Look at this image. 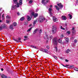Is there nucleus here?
I'll use <instances>...</instances> for the list:
<instances>
[{"instance_id":"1","label":"nucleus","mask_w":78,"mask_h":78,"mask_svg":"<svg viewBox=\"0 0 78 78\" xmlns=\"http://www.w3.org/2000/svg\"><path fill=\"white\" fill-rule=\"evenodd\" d=\"M53 41L54 44L57 45V44H58V43H61L62 42V40H61L60 39H59L57 41V39L56 38H55L53 39Z\"/></svg>"},{"instance_id":"2","label":"nucleus","mask_w":78,"mask_h":78,"mask_svg":"<svg viewBox=\"0 0 78 78\" xmlns=\"http://www.w3.org/2000/svg\"><path fill=\"white\" fill-rule=\"evenodd\" d=\"M45 20V21H46V22H47V19H46L45 20V18H44V16H41L40 17V18H39V22H44V20Z\"/></svg>"},{"instance_id":"3","label":"nucleus","mask_w":78,"mask_h":78,"mask_svg":"<svg viewBox=\"0 0 78 78\" xmlns=\"http://www.w3.org/2000/svg\"><path fill=\"white\" fill-rule=\"evenodd\" d=\"M52 33L53 34H55V33H56V26H54L52 27Z\"/></svg>"},{"instance_id":"4","label":"nucleus","mask_w":78,"mask_h":78,"mask_svg":"<svg viewBox=\"0 0 78 78\" xmlns=\"http://www.w3.org/2000/svg\"><path fill=\"white\" fill-rule=\"evenodd\" d=\"M31 14L32 16H34V17L35 18H36V17H37V16H38V14L37 13H34V12H32L31 13Z\"/></svg>"},{"instance_id":"5","label":"nucleus","mask_w":78,"mask_h":78,"mask_svg":"<svg viewBox=\"0 0 78 78\" xmlns=\"http://www.w3.org/2000/svg\"><path fill=\"white\" fill-rule=\"evenodd\" d=\"M48 2V0H46V1L45 0H42L41 1V3L44 5H45L46 4V3H47Z\"/></svg>"},{"instance_id":"6","label":"nucleus","mask_w":78,"mask_h":78,"mask_svg":"<svg viewBox=\"0 0 78 78\" xmlns=\"http://www.w3.org/2000/svg\"><path fill=\"white\" fill-rule=\"evenodd\" d=\"M13 40L14 41L16 42H22V41H20V40H21V38H19L18 39V40H17L16 39H13Z\"/></svg>"},{"instance_id":"7","label":"nucleus","mask_w":78,"mask_h":78,"mask_svg":"<svg viewBox=\"0 0 78 78\" xmlns=\"http://www.w3.org/2000/svg\"><path fill=\"white\" fill-rule=\"evenodd\" d=\"M57 5H58L59 8H62L63 7V5H62L61 3L58 4Z\"/></svg>"},{"instance_id":"8","label":"nucleus","mask_w":78,"mask_h":78,"mask_svg":"<svg viewBox=\"0 0 78 78\" xmlns=\"http://www.w3.org/2000/svg\"><path fill=\"white\" fill-rule=\"evenodd\" d=\"M38 30H39V29L37 28L33 32V34H36L37 32L38 31Z\"/></svg>"},{"instance_id":"9","label":"nucleus","mask_w":78,"mask_h":78,"mask_svg":"<svg viewBox=\"0 0 78 78\" xmlns=\"http://www.w3.org/2000/svg\"><path fill=\"white\" fill-rule=\"evenodd\" d=\"M53 19L54 22L58 21V19L55 16L53 17Z\"/></svg>"},{"instance_id":"10","label":"nucleus","mask_w":78,"mask_h":78,"mask_svg":"<svg viewBox=\"0 0 78 78\" xmlns=\"http://www.w3.org/2000/svg\"><path fill=\"white\" fill-rule=\"evenodd\" d=\"M41 51H43V52H46L47 51H48L46 49H41L40 50Z\"/></svg>"},{"instance_id":"11","label":"nucleus","mask_w":78,"mask_h":78,"mask_svg":"<svg viewBox=\"0 0 78 78\" xmlns=\"http://www.w3.org/2000/svg\"><path fill=\"white\" fill-rule=\"evenodd\" d=\"M61 18L62 19V20H66L67 19V18L66 16H62L61 17Z\"/></svg>"},{"instance_id":"12","label":"nucleus","mask_w":78,"mask_h":78,"mask_svg":"<svg viewBox=\"0 0 78 78\" xmlns=\"http://www.w3.org/2000/svg\"><path fill=\"white\" fill-rule=\"evenodd\" d=\"M27 20H28V21H30V20H31V17H30V16H27Z\"/></svg>"},{"instance_id":"13","label":"nucleus","mask_w":78,"mask_h":78,"mask_svg":"<svg viewBox=\"0 0 78 78\" xmlns=\"http://www.w3.org/2000/svg\"><path fill=\"white\" fill-rule=\"evenodd\" d=\"M17 23L16 22H14L13 23V26L14 27H16V26H17Z\"/></svg>"},{"instance_id":"14","label":"nucleus","mask_w":78,"mask_h":78,"mask_svg":"<svg viewBox=\"0 0 78 78\" xmlns=\"http://www.w3.org/2000/svg\"><path fill=\"white\" fill-rule=\"evenodd\" d=\"M16 3V5H15L16 6V8H19V3L17 2Z\"/></svg>"},{"instance_id":"15","label":"nucleus","mask_w":78,"mask_h":78,"mask_svg":"<svg viewBox=\"0 0 78 78\" xmlns=\"http://www.w3.org/2000/svg\"><path fill=\"white\" fill-rule=\"evenodd\" d=\"M16 5L15 6H12V9L13 10V9H15L16 8Z\"/></svg>"},{"instance_id":"16","label":"nucleus","mask_w":78,"mask_h":78,"mask_svg":"<svg viewBox=\"0 0 78 78\" xmlns=\"http://www.w3.org/2000/svg\"><path fill=\"white\" fill-rule=\"evenodd\" d=\"M1 76L2 77V78H7V76H5L4 74H2V76Z\"/></svg>"},{"instance_id":"17","label":"nucleus","mask_w":78,"mask_h":78,"mask_svg":"<svg viewBox=\"0 0 78 78\" xmlns=\"http://www.w3.org/2000/svg\"><path fill=\"white\" fill-rule=\"evenodd\" d=\"M69 19H72V17H73L72 15L70 14H69Z\"/></svg>"},{"instance_id":"18","label":"nucleus","mask_w":78,"mask_h":78,"mask_svg":"<svg viewBox=\"0 0 78 78\" xmlns=\"http://www.w3.org/2000/svg\"><path fill=\"white\" fill-rule=\"evenodd\" d=\"M19 2L20 5H22V0H20Z\"/></svg>"},{"instance_id":"19","label":"nucleus","mask_w":78,"mask_h":78,"mask_svg":"<svg viewBox=\"0 0 78 78\" xmlns=\"http://www.w3.org/2000/svg\"><path fill=\"white\" fill-rule=\"evenodd\" d=\"M10 29H11V30H13L14 28H13V26L12 25H11L9 27Z\"/></svg>"},{"instance_id":"20","label":"nucleus","mask_w":78,"mask_h":78,"mask_svg":"<svg viewBox=\"0 0 78 78\" xmlns=\"http://www.w3.org/2000/svg\"><path fill=\"white\" fill-rule=\"evenodd\" d=\"M69 68L70 69V68H74V65H71L69 66Z\"/></svg>"},{"instance_id":"21","label":"nucleus","mask_w":78,"mask_h":78,"mask_svg":"<svg viewBox=\"0 0 78 78\" xmlns=\"http://www.w3.org/2000/svg\"><path fill=\"white\" fill-rule=\"evenodd\" d=\"M2 20H4L5 19V14H3L2 16Z\"/></svg>"},{"instance_id":"22","label":"nucleus","mask_w":78,"mask_h":78,"mask_svg":"<svg viewBox=\"0 0 78 78\" xmlns=\"http://www.w3.org/2000/svg\"><path fill=\"white\" fill-rule=\"evenodd\" d=\"M65 39L66 42H69V38L65 37Z\"/></svg>"},{"instance_id":"23","label":"nucleus","mask_w":78,"mask_h":78,"mask_svg":"<svg viewBox=\"0 0 78 78\" xmlns=\"http://www.w3.org/2000/svg\"><path fill=\"white\" fill-rule=\"evenodd\" d=\"M55 7L57 10H58V11H59V8L58 7V6H56V5H54Z\"/></svg>"},{"instance_id":"24","label":"nucleus","mask_w":78,"mask_h":78,"mask_svg":"<svg viewBox=\"0 0 78 78\" xmlns=\"http://www.w3.org/2000/svg\"><path fill=\"white\" fill-rule=\"evenodd\" d=\"M32 29V28H30L27 31V32H29V31H30L31 30V29Z\"/></svg>"},{"instance_id":"25","label":"nucleus","mask_w":78,"mask_h":78,"mask_svg":"<svg viewBox=\"0 0 78 78\" xmlns=\"http://www.w3.org/2000/svg\"><path fill=\"white\" fill-rule=\"evenodd\" d=\"M24 25H28V21H26L24 23Z\"/></svg>"},{"instance_id":"26","label":"nucleus","mask_w":78,"mask_h":78,"mask_svg":"<svg viewBox=\"0 0 78 78\" xmlns=\"http://www.w3.org/2000/svg\"><path fill=\"white\" fill-rule=\"evenodd\" d=\"M72 34H75V33L76 31L75 30H73L72 31Z\"/></svg>"},{"instance_id":"27","label":"nucleus","mask_w":78,"mask_h":78,"mask_svg":"<svg viewBox=\"0 0 78 78\" xmlns=\"http://www.w3.org/2000/svg\"><path fill=\"white\" fill-rule=\"evenodd\" d=\"M52 11V9L51 8H49L48 11L49 12H51V11Z\"/></svg>"},{"instance_id":"28","label":"nucleus","mask_w":78,"mask_h":78,"mask_svg":"<svg viewBox=\"0 0 78 78\" xmlns=\"http://www.w3.org/2000/svg\"><path fill=\"white\" fill-rule=\"evenodd\" d=\"M14 3H17V0H13Z\"/></svg>"},{"instance_id":"29","label":"nucleus","mask_w":78,"mask_h":78,"mask_svg":"<svg viewBox=\"0 0 78 78\" xmlns=\"http://www.w3.org/2000/svg\"><path fill=\"white\" fill-rule=\"evenodd\" d=\"M37 20H35L34 21V23H33V25H35V24H36V23L37 22Z\"/></svg>"},{"instance_id":"30","label":"nucleus","mask_w":78,"mask_h":78,"mask_svg":"<svg viewBox=\"0 0 78 78\" xmlns=\"http://www.w3.org/2000/svg\"><path fill=\"white\" fill-rule=\"evenodd\" d=\"M31 47H32V48H37L34 45H31Z\"/></svg>"},{"instance_id":"31","label":"nucleus","mask_w":78,"mask_h":78,"mask_svg":"<svg viewBox=\"0 0 78 78\" xmlns=\"http://www.w3.org/2000/svg\"><path fill=\"white\" fill-rule=\"evenodd\" d=\"M62 66H63V67H67V68H68V67L69 66V65H66V66L63 65Z\"/></svg>"},{"instance_id":"32","label":"nucleus","mask_w":78,"mask_h":78,"mask_svg":"<svg viewBox=\"0 0 78 78\" xmlns=\"http://www.w3.org/2000/svg\"><path fill=\"white\" fill-rule=\"evenodd\" d=\"M6 19H10V18H11V17L10 16H6Z\"/></svg>"},{"instance_id":"33","label":"nucleus","mask_w":78,"mask_h":78,"mask_svg":"<svg viewBox=\"0 0 78 78\" xmlns=\"http://www.w3.org/2000/svg\"><path fill=\"white\" fill-rule=\"evenodd\" d=\"M2 28H5L6 26L4 24L2 26Z\"/></svg>"},{"instance_id":"34","label":"nucleus","mask_w":78,"mask_h":78,"mask_svg":"<svg viewBox=\"0 0 78 78\" xmlns=\"http://www.w3.org/2000/svg\"><path fill=\"white\" fill-rule=\"evenodd\" d=\"M24 19H25L24 17H22L20 18V20H23Z\"/></svg>"},{"instance_id":"35","label":"nucleus","mask_w":78,"mask_h":78,"mask_svg":"<svg viewBox=\"0 0 78 78\" xmlns=\"http://www.w3.org/2000/svg\"><path fill=\"white\" fill-rule=\"evenodd\" d=\"M60 28L61 29H62V30H65V29L63 28L62 26H60Z\"/></svg>"},{"instance_id":"36","label":"nucleus","mask_w":78,"mask_h":78,"mask_svg":"<svg viewBox=\"0 0 78 78\" xmlns=\"http://www.w3.org/2000/svg\"><path fill=\"white\" fill-rule=\"evenodd\" d=\"M42 29H41L39 31V33H42Z\"/></svg>"},{"instance_id":"37","label":"nucleus","mask_w":78,"mask_h":78,"mask_svg":"<svg viewBox=\"0 0 78 78\" xmlns=\"http://www.w3.org/2000/svg\"><path fill=\"white\" fill-rule=\"evenodd\" d=\"M55 49L56 51H58V48L57 47H55Z\"/></svg>"},{"instance_id":"38","label":"nucleus","mask_w":78,"mask_h":78,"mask_svg":"<svg viewBox=\"0 0 78 78\" xmlns=\"http://www.w3.org/2000/svg\"><path fill=\"white\" fill-rule=\"evenodd\" d=\"M49 38H50V39L51 40V39H52V38H53V36H52V35L50 36Z\"/></svg>"},{"instance_id":"39","label":"nucleus","mask_w":78,"mask_h":78,"mask_svg":"<svg viewBox=\"0 0 78 78\" xmlns=\"http://www.w3.org/2000/svg\"><path fill=\"white\" fill-rule=\"evenodd\" d=\"M33 3V1L32 0H30V1L29 2V3Z\"/></svg>"},{"instance_id":"40","label":"nucleus","mask_w":78,"mask_h":78,"mask_svg":"<svg viewBox=\"0 0 78 78\" xmlns=\"http://www.w3.org/2000/svg\"><path fill=\"white\" fill-rule=\"evenodd\" d=\"M49 14H50V15L51 16H52V15H53V14H52L51 12H49Z\"/></svg>"},{"instance_id":"41","label":"nucleus","mask_w":78,"mask_h":78,"mask_svg":"<svg viewBox=\"0 0 78 78\" xmlns=\"http://www.w3.org/2000/svg\"><path fill=\"white\" fill-rule=\"evenodd\" d=\"M74 42L75 43H76L77 42V40L76 39L74 40Z\"/></svg>"},{"instance_id":"42","label":"nucleus","mask_w":78,"mask_h":78,"mask_svg":"<svg viewBox=\"0 0 78 78\" xmlns=\"http://www.w3.org/2000/svg\"><path fill=\"white\" fill-rule=\"evenodd\" d=\"M24 38L25 39H27L28 40V36H25L24 37Z\"/></svg>"},{"instance_id":"43","label":"nucleus","mask_w":78,"mask_h":78,"mask_svg":"<svg viewBox=\"0 0 78 78\" xmlns=\"http://www.w3.org/2000/svg\"><path fill=\"white\" fill-rule=\"evenodd\" d=\"M66 53H69V49H68L66 51Z\"/></svg>"},{"instance_id":"44","label":"nucleus","mask_w":78,"mask_h":78,"mask_svg":"<svg viewBox=\"0 0 78 78\" xmlns=\"http://www.w3.org/2000/svg\"><path fill=\"white\" fill-rule=\"evenodd\" d=\"M53 57H54V58L56 59H58V58L56 56H53Z\"/></svg>"},{"instance_id":"45","label":"nucleus","mask_w":78,"mask_h":78,"mask_svg":"<svg viewBox=\"0 0 78 78\" xmlns=\"http://www.w3.org/2000/svg\"><path fill=\"white\" fill-rule=\"evenodd\" d=\"M75 70H76V71H78V68H76L75 69Z\"/></svg>"},{"instance_id":"46","label":"nucleus","mask_w":78,"mask_h":78,"mask_svg":"<svg viewBox=\"0 0 78 78\" xmlns=\"http://www.w3.org/2000/svg\"><path fill=\"white\" fill-rule=\"evenodd\" d=\"M46 39H48V35H46Z\"/></svg>"},{"instance_id":"47","label":"nucleus","mask_w":78,"mask_h":78,"mask_svg":"<svg viewBox=\"0 0 78 78\" xmlns=\"http://www.w3.org/2000/svg\"><path fill=\"white\" fill-rule=\"evenodd\" d=\"M61 37H64V35L62 34L61 35Z\"/></svg>"},{"instance_id":"48","label":"nucleus","mask_w":78,"mask_h":78,"mask_svg":"<svg viewBox=\"0 0 78 78\" xmlns=\"http://www.w3.org/2000/svg\"><path fill=\"white\" fill-rule=\"evenodd\" d=\"M72 31H74L75 30V28L74 27H73L72 29Z\"/></svg>"},{"instance_id":"49","label":"nucleus","mask_w":78,"mask_h":78,"mask_svg":"<svg viewBox=\"0 0 78 78\" xmlns=\"http://www.w3.org/2000/svg\"><path fill=\"white\" fill-rule=\"evenodd\" d=\"M46 48H47L48 49H49V46H46Z\"/></svg>"},{"instance_id":"50","label":"nucleus","mask_w":78,"mask_h":78,"mask_svg":"<svg viewBox=\"0 0 78 78\" xmlns=\"http://www.w3.org/2000/svg\"><path fill=\"white\" fill-rule=\"evenodd\" d=\"M2 30V27H0V31H1V30Z\"/></svg>"},{"instance_id":"51","label":"nucleus","mask_w":78,"mask_h":78,"mask_svg":"<svg viewBox=\"0 0 78 78\" xmlns=\"http://www.w3.org/2000/svg\"><path fill=\"white\" fill-rule=\"evenodd\" d=\"M65 61H66V62H69V60H67V59H66L65 60Z\"/></svg>"},{"instance_id":"52","label":"nucleus","mask_w":78,"mask_h":78,"mask_svg":"<svg viewBox=\"0 0 78 78\" xmlns=\"http://www.w3.org/2000/svg\"><path fill=\"white\" fill-rule=\"evenodd\" d=\"M71 39H72V40H73V39H74V37H72L71 38Z\"/></svg>"},{"instance_id":"53","label":"nucleus","mask_w":78,"mask_h":78,"mask_svg":"<svg viewBox=\"0 0 78 78\" xmlns=\"http://www.w3.org/2000/svg\"><path fill=\"white\" fill-rule=\"evenodd\" d=\"M26 40H27V39H26V38H24L23 39V41H26Z\"/></svg>"},{"instance_id":"54","label":"nucleus","mask_w":78,"mask_h":78,"mask_svg":"<svg viewBox=\"0 0 78 78\" xmlns=\"http://www.w3.org/2000/svg\"><path fill=\"white\" fill-rule=\"evenodd\" d=\"M38 11H39V10L38 9H37V10H36V12H37Z\"/></svg>"},{"instance_id":"55","label":"nucleus","mask_w":78,"mask_h":78,"mask_svg":"<svg viewBox=\"0 0 78 78\" xmlns=\"http://www.w3.org/2000/svg\"><path fill=\"white\" fill-rule=\"evenodd\" d=\"M7 23H9V21H7Z\"/></svg>"},{"instance_id":"56","label":"nucleus","mask_w":78,"mask_h":78,"mask_svg":"<svg viewBox=\"0 0 78 78\" xmlns=\"http://www.w3.org/2000/svg\"><path fill=\"white\" fill-rule=\"evenodd\" d=\"M53 6L52 5H51L49 7H50V8H52Z\"/></svg>"},{"instance_id":"57","label":"nucleus","mask_w":78,"mask_h":78,"mask_svg":"<svg viewBox=\"0 0 78 78\" xmlns=\"http://www.w3.org/2000/svg\"><path fill=\"white\" fill-rule=\"evenodd\" d=\"M17 14H18V16H19V15H20V13H19V12H18Z\"/></svg>"},{"instance_id":"58","label":"nucleus","mask_w":78,"mask_h":78,"mask_svg":"<svg viewBox=\"0 0 78 78\" xmlns=\"http://www.w3.org/2000/svg\"><path fill=\"white\" fill-rule=\"evenodd\" d=\"M1 16H2V14H1V13H0V19L1 17Z\"/></svg>"},{"instance_id":"59","label":"nucleus","mask_w":78,"mask_h":78,"mask_svg":"<svg viewBox=\"0 0 78 78\" xmlns=\"http://www.w3.org/2000/svg\"><path fill=\"white\" fill-rule=\"evenodd\" d=\"M70 34V31H69V34Z\"/></svg>"},{"instance_id":"60","label":"nucleus","mask_w":78,"mask_h":78,"mask_svg":"<svg viewBox=\"0 0 78 78\" xmlns=\"http://www.w3.org/2000/svg\"><path fill=\"white\" fill-rule=\"evenodd\" d=\"M1 70H2V71H3V68H2V69H1Z\"/></svg>"},{"instance_id":"61","label":"nucleus","mask_w":78,"mask_h":78,"mask_svg":"<svg viewBox=\"0 0 78 78\" xmlns=\"http://www.w3.org/2000/svg\"><path fill=\"white\" fill-rule=\"evenodd\" d=\"M31 25H31V24L29 25V27H31Z\"/></svg>"},{"instance_id":"62","label":"nucleus","mask_w":78,"mask_h":78,"mask_svg":"<svg viewBox=\"0 0 78 78\" xmlns=\"http://www.w3.org/2000/svg\"><path fill=\"white\" fill-rule=\"evenodd\" d=\"M2 22V20H0V23H1Z\"/></svg>"},{"instance_id":"63","label":"nucleus","mask_w":78,"mask_h":78,"mask_svg":"<svg viewBox=\"0 0 78 78\" xmlns=\"http://www.w3.org/2000/svg\"><path fill=\"white\" fill-rule=\"evenodd\" d=\"M44 39H46V37H44Z\"/></svg>"},{"instance_id":"64","label":"nucleus","mask_w":78,"mask_h":78,"mask_svg":"<svg viewBox=\"0 0 78 78\" xmlns=\"http://www.w3.org/2000/svg\"><path fill=\"white\" fill-rule=\"evenodd\" d=\"M76 2L78 3V0H76Z\"/></svg>"}]
</instances>
